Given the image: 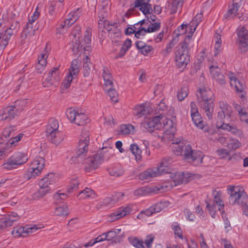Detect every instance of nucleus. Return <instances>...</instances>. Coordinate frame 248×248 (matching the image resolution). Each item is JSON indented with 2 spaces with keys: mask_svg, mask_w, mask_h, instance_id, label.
<instances>
[{
  "mask_svg": "<svg viewBox=\"0 0 248 248\" xmlns=\"http://www.w3.org/2000/svg\"><path fill=\"white\" fill-rule=\"evenodd\" d=\"M90 140L89 132L87 130H83L76 149V155L72 158V161L74 164L84 165V170L86 172L96 169L105 159L109 158V156L105 155L103 151L104 149L107 148L106 147H103L99 154L86 157Z\"/></svg>",
  "mask_w": 248,
  "mask_h": 248,
  "instance_id": "obj_1",
  "label": "nucleus"
},
{
  "mask_svg": "<svg viewBox=\"0 0 248 248\" xmlns=\"http://www.w3.org/2000/svg\"><path fill=\"white\" fill-rule=\"evenodd\" d=\"M142 124L150 133L153 132L155 130L164 128L165 132H169V134L173 135L176 130L175 124L173 122V120L168 119L162 113L148 119Z\"/></svg>",
  "mask_w": 248,
  "mask_h": 248,
  "instance_id": "obj_2",
  "label": "nucleus"
},
{
  "mask_svg": "<svg viewBox=\"0 0 248 248\" xmlns=\"http://www.w3.org/2000/svg\"><path fill=\"white\" fill-rule=\"evenodd\" d=\"M172 162L171 158L170 157L165 158L162 159L159 167L153 169H148L141 172L139 175V178L141 180H148L170 172L169 165Z\"/></svg>",
  "mask_w": 248,
  "mask_h": 248,
  "instance_id": "obj_3",
  "label": "nucleus"
},
{
  "mask_svg": "<svg viewBox=\"0 0 248 248\" xmlns=\"http://www.w3.org/2000/svg\"><path fill=\"white\" fill-rule=\"evenodd\" d=\"M191 39L190 35L186 37L183 42L180 43L176 47L175 61L178 67H185L190 61L188 45Z\"/></svg>",
  "mask_w": 248,
  "mask_h": 248,
  "instance_id": "obj_4",
  "label": "nucleus"
},
{
  "mask_svg": "<svg viewBox=\"0 0 248 248\" xmlns=\"http://www.w3.org/2000/svg\"><path fill=\"white\" fill-rule=\"evenodd\" d=\"M56 179V177L53 173H49L41 179L38 183L40 189L34 194V198H41L46 193L54 190Z\"/></svg>",
  "mask_w": 248,
  "mask_h": 248,
  "instance_id": "obj_5",
  "label": "nucleus"
},
{
  "mask_svg": "<svg viewBox=\"0 0 248 248\" xmlns=\"http://www.w3.org/2000/svg\"><path fill=\"white\" fill-rule=\"evenodd\" d=\"M59 126L58 121L51 118L48 121L46 130L47 139L56 145L59 144L64 138V135L58 130Z\"/></svg>",
  "mask_w": 248,
  "mask_h": 248,
  "instance_id": "obj_6",
  "label": "nucleus"
},
{
  "mask_svg": "<svg viewBox=\"0 0 248 248\" xmlns=\"http://www.w3.org/2000/svg\"><path fill=\"white\" fill-rule=\"evenodd\" d=\"M229 194L230 195L229 199V203L231 205L237 204L243 206L247 203L248 201V195L246 192L239 186H229L228 187Z\"/></svg>",
  "mask_w": 248,
  "mask_h": 248,
  "instance_id": "obj_7",
  "label": "nucleus"
},
{
  "mask_svg": "<svg viewBox=\"0 0 248 248\" xmlns=\"http://www.w3.org/2000/svg\"><path fill=\"white\" fill-rule=\"evenodd\" d=\"M91 32L90 29H87L85 32L83 38L81 40L79 37L76 38V35H74L75 41L73 43L72 48L73 53L75 55L78 52L84 50V51H89L91 50L90 45L91 44Z\"/></svg>",
  "mask_w": 248,
  "mask_h": 248,
  "instance_id": "obj_8",
  "label": "nucleus"
},
{
  "mask_svg": "<svg viewBox=\"0 0 248 248\" xmlns=\"http://www.w3.org/2000/svg\"><path fill=\"white\" fill-rule=\"evenodd\" d=\"M19 27L17 21L13 23L10 27H6L0 23V46L4 48L8 45L11 36L16 33Z\"/></svg>",
  "mask_w": 248,
  "mask_h": 248,
  "instance_id": "obj_9",
  "label": "nucleus"
},
{
  "mask_svg": "<svg viewBox=\"0 0 248 248\" xmlns=\"http://www.w3.org/2000/svg\"><path fill=\"white\" fill-rule=\"evenodd\" d=\"M45 165V160L43 157L36 156L31 164V166L24 173V179L29 180L32 177L39 175Z\"/></svg>",
  "mask_w": 248,
  "mask_h": 248,
  "instance_id": "obj_10",
  "label": "nucleus"
},
{
  "mask_svg": "<svg viewBox=\"0 0 248 248\" xmlns=\"http://www.w3.org/2000/svg\"><path fill=\"white\" fill-rule=\"evenodd\" d=\"M15 127L14 126L6 128L2 132V136L0 140L2 141H0V143L5 142L7 145H13L15 142L20 140L23 137V134H19L16 136H15Z\"/></svg>",
  "mask_w": 248,
  "mask_h": 248,
  "instance_id": "obj_11",
  "label": "nucleus"
},
{
  "mask_svg": "<svg viewBox=\"0 0 248 248\" xmlns=\"http://www.w3.org/2000/svg\"><path fill=\"white\" fill-rule=\"evenodd\" d=\"M238 49L241 53L246 52L248 49V31L244 27L237 32Z\"/></svg>",
  "mask_w": 248,
  "mask_h": 248,
  "instance_id": "obj_12",
  "label": "nucleus"
},
{
  "mask_svg": "<svg viewBox=\"0 0 248 248\" xmlns=\"http://www.w3.org/2000/svg\"><path fill=\"white\" fill-rule=\"evenodd\" d=\"M60 80L59 69L58 68H53L52 70L48 72L45 81L43 82V85L44 87H57L59 85Z\"/></svg>",
  "mask_w": 248,
  "mask_h": 248,
  "instance_id": "obj_13",
  "label": "nucleus"
},
{
  "mask_svg": "<svg viewBox=\"0 0 248 248\" xmlns=\"http://www.w3.org/2000/svg\"><path fill=\"white\" fill-rule=\"evenodd\" d=\"M219 110L217 113V118L220 120L230 119L232 114V107L226 102L221 101L218 102Z\"/></svg>",
  "mask_w": 248,
  "mask_h": 248,
  "instance_id": "obj_14",
  "label": "nucleus"
},
{
  "mask_svg": "<svg viewBox=\"0 0 248 248\" xmlns=\"http://www.w3.org/2000/svg\"><path fill=\"white\" fill-rule=\"evenodd\" d=\"M21 110V108L17 107L16 105L8 106L3 110L1 114V120L10 121L19 115Z\"/></svg>",
  "mask_w": 248,
  "mask_h": 248,
  "instance_id": "obj_15",
  "label": "nucleus"
},
{
  "mask_svg": "<svg viewBox=\"0 0 248 248\" xmlns=\"http://www.w3.org/2000/svg\"><path fill=\"white\" fill-rule=\"evenodd\" d=\"M151 0H136L134 2V6L133 10L135 8H139L145 16L153 14V9L150 2Z\"/></svg>",
  "mask_w": 248,
  "mask_h": 248,
  "instance_id": "obj_16",
  "label": "nucleus"
},
{
  "mask_svg": "<svg viewBox=\"0 0 248 248\" xmlns=\"http://www.w3.org/2000/svg\"><path fill=\"white\" fill-rule=\"evenodd\" d=\"M19 219V216L17 214L12 212L7 216L0 219V228L3 230L7 227H11L14 222L17 221Z\"/></svg>",
  "mask_w": 248,
  "mask_h": 248,
  "instance_id": "obj_17",
  "label": "nucleus"
},
{
  "mask_svg": "<svg viewBox=\"0 0 248 248\" xmlns=\"http://www.w3.org/2000/svg\"><path fill=\"white\" fill-rule=\"evenodd\" d=\"M198 102L200 107L204 110L206 115L209 119H211L214 111V100L209 99L208 101L202 100Z\"/></svg>",
  "mask_w": 248,
  "mask_h": 248,
  "instance_id": "obj_18",
  "label": "nucleus"
},
{
  "mask_svg": "<svg viewBox=\"0 0 248 248\" xmlns=\"http://www.w3.org/2000/svg\"><path fill=\"white\" fill-rule=\"evenodd\" d=\"M38 230L36 225L31 228L25 229V227H14L11 233L16 237L23 236L26 237L29 233H31Z\"/></svg>",
  "mask_w": 248,
  "mask_h": 248,
  "instance_id": "obj_19",
  "label": "nucleus"
},
{
  "mask_svg": "<svg viewBox=\"0 0 248 248\" xmlns=\"http://www.w3.org/2000/svg\"><path fill=\"white\" fill-rule=\"evenodd\" d=\"M210 73L213 77L219 84L224 85L226 83L224 76L221 73L220 69L217 66L212 65L209 67Z\"/></svg>",
  "mask_w": 248,
  "mask_h": 248,
  "instance_id": "obj_20",
  "label": "nucleus"
},
{
  "mask_svg": "<svg viewBox=\"0 0 248 248\" xmlns=\"http://www.w3.org/2000/svg\"><path fill=\"white\" fill-rule=\"evenodd\" d=\"M198 101L214 100L213 93L210 89H200L196 93Z\"/></svg>",
  "mask_w": 248,
  "mask_h": 248,
  "instance_id": "obj_21",
  "label": "nucleus"
},
{
  "mask_svg": "<svg viewBox=\"0 0 248 248\" xmlns=\"http://www.w3.org/2000/svg\"><path fill=\"white\" fill-rule=\"evenodd\" d=\"M131 210V208L128 206L120 208L117 211L110 215L109 221H114L128 214Z\"/></svg>",
  "mask_w": 248,
  "mask_h": 248,
  "instance_id": "obj_22",
  "label": "nucleus"
},
{
  "mask_svg": "<svg viewBox=\"0 0 248 248\" xmlns=\"http://www.w3.org/2000/svg\"><path fill=\"white\" fill-rule=\"evenodd\" d=\"M137 48L144 55H147L149 53L153 50V47L150 45H147L145 42L142 40L137 41L136 43Z\"/></svg>",
  "mask_w": 248,
  "mask_h": 248,
  "instance_id": "obj_23",
  "label": "nucleus"
},
{
  "mask_svg": "<svg viewBox=\"0 0 248 248\" xmlns=\"http://www.w3.org/2000/svg\"><path fill=\"white\" fill-rule=\"evenodd\" d=\"M10 158L16 166L21 165L25 163L28 160L27 155L20 152L15 153Z\"/></svg>",
  "mask_w": 248,
  "mask_h": 248,
  "instance_id": "obj_24",
  "label": "nucleus"
},
{
  "mask_svg": "<svg viewBox=\"0 0 248 248\" xmlns=\"http://www.w3.org/2000/svg\"><path fill=\"white\" fill-rule=\"evenodd\" d=\"M150 112L149 108L141 104L133 108V115L138 118H141L148 114Z\"/></svg>",
  "mask_w": 248,
  "mask_h": 248,
  "instance_id": "obj_25",
  "label": "nucleus"
},
{
  "mask_svg": "<svg viewBox=\"0 0 248 248\" xmlns=\"http://www.w3.org/2000/svg\"><path fill=\"white\" fill-rule=\"evenodd\" d=\"M229 78L231 86L232 87H234L237 92H242L244 89L243 82L236 79L232 73H231Z\"/></svg>",
  "mask_w": 248,
  "mask_h": 248,
  "instance_id": "obj_26",
  "label": "nucleus"
},
{
  "mask_svg": "<svg viewBox=\"0 0 248 248\" xmlns=\"http://www.w3.org/2000/svg\"><path fill=\"white\" fill-rule=\"evenodd\" d=\"M204 155L200 151H195L190 158L188 160V162H192L194 165H198L202 162L203 158Z\"/></svg>",
  "mask_w": 248,
  "mask_h": 248,
  "instance_id": "obj_27",
  "label": "nucleus"
},
{
  "mask_svg": "<svg viewBox=\"0 0 248 248\" xmlns=\"http://www.w3.org/2000/svg\"><path fill=\"white\" fill-rule=\"evenodd\" d=\"M170 172H167L166 174H170V177L171 179L174 184V185L176 186L178 185H180L183 183L184 181V174L181 172H172L171 169L170 168Z\"/></svg>",
  "mask_w": 248,
  "mask_h": 248,
  "instance_id": "obj_28",
  "label": "nucleus"
},
{
  "mask_svg": "<svg viewBox=\"0 0 248 248\" xmlns=\"http://www.w3.org/2000/svg\"><path fill=\"white\" fill-rule=\"evenodd\" d=\"M80 61L78 59H75L71 62V66L69 69V75L74 77L79 73V67L80 66Z\"/></svg>",
  "mask_w": 248,
  "mask_h": 248,
  "instance_id": "obj_29",
  "label": "nucleus"
},
{
  "mask_svg": "<svg viewBox=\"0 0 248 248\" xmlns=\"http://www.w3.org/2000/svg\"><path fill=\"white\" fill-rule=\"evenodd\" d=\"M214 197V203H216L218 206V210L223 213L224 211L223 208L224 206V203L221 199V194L219 192L214 191L213 192Z\"/></svg>",
  "mask_w": 248,
  "mask_h": 248,
  "instance_id": "obj_30",
  "label": "nucleus"
},
{
  "mask_svg": "<svg viewBox=\"0 0 248 248\" xmlns=\"http://www.w3.org/2000/svg\"><path fill=\"white\" fill-rule=\"evenodd\" d=\"M103 78L106 86L112 85L113 84V78L108 68L104 67L103 69Z\"/></svg>",
  "mask_w": 248,
  "mask_h": 248,
  "instance_id": "obj_31",
  "label": "nucleus"
},
{
  "mask_svg": "<svg viewBox=\"0 0 248 248\" xmlns=\"http://www.w3.org/2000/svg\"><path fill=\"white\" fill-rule=\"evenodd\" d=\"M132 42L130 39H127L124 42L123 45L119 53L115 57V59H118V58L123 57L126 52V51L129 49V48L131 46Z\"/></svg>",
  "mask_w": 248,
  "mask_h": 248,
  "instance_id": "obj_32",
  "label": "nucleus"
},
{
  "mask_svg": "<svg viewBox=\"0 0 248 248\" xmlns=\"http://www.w3.org/2000/svg\"><path fill=\"white\" fill-rule=\"evenodd\" d=\"M178 146L180 148L179 151H182V153H183L184 158L188 161L191 156H192V154H193L195 151L192 149L191 146L189 145L184 147L183 146L182 147H181L179 145H178Z\"/></svg>",
  "mask_w": 248,
  "mask_h": 248,
  "instance_id": "obj_33",
  "label": "nucleus"
},
{
  "mask_svg": "<svg viewBox=\"0 0 248 248\" xmlns=\"http://www.w3.org/2000/svg\"><path fill=\"white\" fill-rule=\"evenodd\" d=\"M202 17L203 16L202 13H198L195 16L193 19L191 21L190 26L192 33L191 35H190V36L192 37V33L195 31L197 26L199 25L200 22L202 21Z\"/></svg>",
  "mask_w": 248,
  "mask_h": 248,
  "instance_id": "obj_34",
  "label": "nucleus"
},
{
  "mask_svg": "<svg viewBox=\"0 0 248 248\" xmlns=\"http://www.w3.org/2000/svg\"><path fill=\"white\" fill-rule=\"evenodd\" d=\"M89 60V57L86 55V58L84 59L83 61V75L85 77H87L89 76L93 68L92 64L88 61Z\"/></svg>",
  "mask_w": 248,
  "mask_h": 248,
  "instance_id": "obj_35",
  "label": "nucleus"
},
{
  "mask_svg": "<svg viewBox=\"0 0 248 248\" xmlns=\"http://www.w3.org/2000/svg\"><path fill=\"white\" fill-rule=\"evenodd\" d=\"M88 121V117L83 113H78L77 114L76 118L74 123L78 125H83L86 124Z\"/></svg>",
  "mask_w": 248,
  "mask_h": 248,
  "instance_id": "obj_36",
  "label": "nucleus"
},
{
  "mask_svg": "<svg viewBox=\"0 0 248 248\" xmlns=\"http://www.w3.org/2000/svg\"><path fill=\"white\" fill-rule=\"evenodd\" d=\"M148 32L147 30L145 28H141L135 32V36L138 39L143 40L144 42H150L151 40L148 39V37L146 36V33Z\"/></svg>",
  "mask_w": 248,
  "mask_h": 248,
  "instance_id": "obj_37",
  "label": "nucleus"
},
{
  "mask_svg": "<svg viewBox=\"0 0 248 248\" xmlns=\"http://www.w3.org/2000/svg\"><path fill=\"white\" fill-rule=\"evenodd\" d=\"M191 117L195 125L201 129H204L203 122L200 113L191 115Z\"/></svg>",
  "mask_w": 248,
  "mask_h": 248,
  "instance_id": "obj_38",
  "label": "nucleus"
},
{
  "mask_svg": "<svg viewBox=\"0 0 248 248\" xmlns=\"http://www.w3.org/2000/svg\"><path fill=\"white\" fill-rule=\"evenodd\" d=\"M95 194L93 190L89 188H85L84 190L80 192L78 196L79 199H85L87 198H94Z\"/></svg>",
  "mask_w": 248,
  "mask_h": 248,
  "instance_id": "obj_39",
  "label": "nucleus"
},
{
  "mask_svg": "<svg viewBox=\"0 0 248 248\" xmlns=\"http://www.w3.org/2000/svg\"><path fill=\"white\" fill-rule=\"evenodd\" d=\"M130 150L135 155L137 161L141 160L142 151L137 144H132L130 145Z\"/></svg>",
  "mask_w": 248,
  "mask_h": 248,
  "instance_id": "obj_40",
  "label": "nucleus"
},
{
  "mask_svg": "<svg viewBox=\"0 0 248 248\" xmlns=\"http://www.w3.org/2000/svg\"><path fill=\"white\" fill-rule=\"evenodd\" d=\"M152 192L153 190L151 187L144 186L136 189L134 191V194L137 196H143L147 195Z\"/></svg>",
  "mask_w": 248,
  "mask_h": 248,
  "instance_id": "obj_41",
  "label": "nucleus"
},
{
  "mask_svg": "<svg viewBox=\"0 0 248 248\" xmlns=\"http://www.w3.org/2000/svg\"><path fill=\"white\" fill-rule=\"evenodd\" d=\"M238 2H234L232 5L229 6L228 13L224 15V18H228L231 16H235L238 10Z\"/></svg>",
  "mask_w": 248,
  "mask_h": 248,
  "instance_id": "obj_42",
  "label": "nucleus"
},
{
  "mask_svg": "<svg viewBox=\"0 0 248 248\" xmlns=\"http://www.w3.org/2000/svg\"><path fill=\"white\" fill-rule=\"evenodd\" d=\"M54 214L58 216H64L69 214L66 206H59L55 208Z\"/></svg>",
  "mask_w": 248,
  "mask_h": 248,
  "instance_id": "obj_43",
  "label": "nucleus"
},
{
  "mask_svg": "<svg viewBox=\"0 0 248 248\" xmlns=\"http://www.w3.org/2000/svg\"><path fill=\"white\" fill-rule=\"evenodd\" d=\"M121 232V229H114L109 231L106 233H103V235H105V238L108 237V241L112 240L117 235L120 234Z\"/></svg>",
  "mask_w": 248,
  "mask_h": 248,
  "instance_id": "obj_44",
  "label": "nucleus"
},
{
  "mask_svg": "<svg viewBox=\"0 0 248 248\" xmlns=\"http://www.w3.org/2000/svg\"><path fill=\"white\" fill-rule=\"evenodd\" d=\"M170 204V202L168 201L160 202L156 203L153 206V208L155 210V213L159 212L162 209L167 207Z\"/></svg>",
  "mask_w": 248,
  "mask_h": 248,
  "instance_id": "obj_45",
  "label": "nucleus"
},
{
  "mask_svg": "<svg viewBox=\"0 0 248 248\" xmlns=\"http://www.w3.org/2000/svg\"><path fill=\"white\" fill-rule=\"evenodd\" d=\"M110 175L119 177L123 175L124 171L121 167H114L108 170Z\"/></svg>",
  "mask_w": 248,
  "mask_h": 248,
  "instance_id": "obj_46",
  "label": "nucleus"
},
{
  "mask_svg": "<svg viewBox=\"0 0 248 248\" xmlns=\"http://www.w3.org/2000/svg\"><path fill=\"white\" fill-rule=\"evenodd\" d=\"M129 243L134 247L137 248H143V241L139 239L137 237H130L128 239Z\"/></svg>",
  "mask_w": 248,
  "mask_h": 248,
  "instance_id": "obj_47",
  "label": "nucleus"
},
{
  "mask_svg": "<svg viewBox=\"0 0 248 248\" xmlns=\"http://www.w3.org/2000/svg\"><path fill=\"white\" fill-rule=\"evenodd\" d=\"M188 88L186 86H183L177 93V98L179 101H183L188 95Z\"/></svg>",
  "mask_w": 248,
  "mask_h": 248,
  "instance_id": "obj_48",
  "label": "nucleus"
},
{
  "mask_svg": "<svg viewBox=\"0 0 248 248\" xmlns=\"http://www.w3.org/2000/svg\"><path fill=\"white\" fill-rule=\"evenodd\" d=\"M66 115L68 120L71 122L74 123L76 118L78 112L72 108H69L66 111Z\"/></svg>",
  "mask_w": 248,
  "mask_h": 248,
  "instance_id": "obj_49",
  "label": "nucleus"
},
{
  "mask_svg": "<svg viewBox=\"0 0 248 248\" xmlns=\"http://www.w3.org/2000/svg\"><path fill=\"white\" fill-rule=\"evenodd\" d=\"M118 202L117 198L113 196L112 197H106L104 199L102 205L107 206L108 205H112Z\"/></svg>",
  "mask_w": 248,
  "mask_h": 248,
  "instance_id": "obj_50",
  "label": "nucleus"
},
{
  "mask_svg": "<svg viewBox=\"0 0 248 248\" xmlns=\"http://www.w3.org/2000/svg\"><path fill=\"white\" fill-rule=\"evenodd\" d=\"M46 65V60L38 61V62L36 65V69L37 73H41L44 70Z\"/></svg>",
  "mask_w": 248,
  "mask_h": 248,
  "instance_id": "obj_51",
  "label": "nucleus"
},
{
  "mask_svg": "<svg viewBox=\"0 0 248 248\" xmlns=\"http://www.w3.org/2000/svg\"><path fill=\"white\" fill-rule=\"evenodd\" d=\"M167 108L168 106L166 105L164 100H162L156 106L155 110L156 112L159 113L160 115V113L163 114V113L161 112V111H164L167 110Z\"/></svg>",
  "mask_w": 248,
  "mask_h": 248,
  "instance_id": "obj_52",
  "label": "nucleus"
},
{
  "mask_svg": "<svg viewBox=\"0 0 248 248\" xmlns=\"http://www.w3.org/2000/svg\"><path fill=\"white\" fill-rule=\"evenodd\" d=\"M220 128L223 129L227 130L228 131L234 134L238 132V129L235 126L231 125L229 124H225L224 123H223L220 126Z\"/></svg>",
  "mask_w": 248,
  "mask_h": 248,
  "instance_id": "obj_53",
  "label": "nucleus"
},
{
  "mask_svg": "<svg viewBox=\"0 0 248 248\" xmlns=\"http://www.w3.org/2000/svg\"><path fill=\"white\" fill-rule=\"evenodd\" d=\"M79 184V183L78 179L72 180L69 185L68 186V190L70 192L73 190L77 189Z\"/></svg>",
  "mask_w": 248,
  "mask_h": 248,
  "instance_id": "obj_54",
  "label": "nucleus"
},
{
  "mask_svg": "<svg viewBox=\"0 0 248 248\" xmlns=\"http://www.w3.org/2000/svg\"><path fill=\"white\" fill-rule=\"evenodd\" d=\"M172 229L173 230L174 234L177 236V237L182 238V232L181 230L180 227L177 223H174L172 225Z\"/></svg>",
  "mask_w": 248,
  "mask_h": 248,
  "instance_id": "obj_55",
  "label": "nucleus"
},
{
  "mask_svg": "<svg viewBox=\"0 0 248 248\" xmlns=\"http://www.w3.org/2000/svg\"><path fill=\"white\" fill-rule=\"evenodd\" d=\"M108 94L110 98V99L112 101H113L115 102H117L118 101V99H117L118 94H117L116 91H115V90L112 89H108Z\"/></svg>",
  "mask_w": 248,
  "mask_h": 248,
  "instance_id": "obj_56",
  "label": "nucleus"
},
{
  "mask_svg": "<svg viewBox=\"0 0 248 248\" xmlns=\"http://www.w3.org/2000/svg\"><path fill=\"white\" fill-rule=\"evenodd\" d=\"M160 27V22H155L151 24V26H149L146 30L148 32L155 31L159 29Z\"/></svg>",
  "mask_w": 248,
  "mask_h": 248,
  "instance_id": "obj_57",
  "label": "nucleus"
},
{
  "mask_svg": "<svg viewBox=\"0 0 248 248\" xmlns=\"http://www.w3.org/2000/svg\"><path fill=\"white\" fill-rule=\"evenodd\" d=\"M155 237L153 235H147L145 239V244L148 248L152 247V243L154 240Z\"/></svg>",
  "mask_w": 248,
  "mask_h": 248,
  "instance_id": "obj_58",
  "label": "nucleus"
},
{
  "mask_svg": "<svg viewBox=\"0 0 248 248\" xmlns=\"http://www.w3.org/2000/svg\"><path fill=\"white\" fill-rule=\"evenodd\" d=\"M14 166H16L15 164L10 157L7 159V162L3 164V168L7 170H11L14 168Z\"/></svg>",
  "mask_w": 248,
  "mask_h": 248,
  "instance_id": "obj_59",
  "label": "nucleus"
},
{
  "mask_svg": "<svg viewBox=\"0 0 248 248\" xmlns=\"http://www.w3.org/2000/svg\"><path fill=\"white\" fill-rule=\"evenodd\" d=\"M223 218L224 228L226 232H228L232 229V227L230 221L226 216H222Z\"/></svg>",
  "mask_w": 248,
  "mask_h": 248,
  "instance_id": "obj_60",
  "label": "nucleus"
},
{
  "mask_svg": "<svg viewBox=\"0 0 248 248\" xmlns=\"http://www.w3.org/2000/svg\"><path fill=\"white\" fill-rule=\"evenodd\" d=\"M130 127H133L132 125H123L121 126V131L123 134L126 135L130 133Z\"/></svg>",
  "mask_w": 248,
  "mask_h": 248,
  "instance_id": "obj_61",
  "label": "nucleus"
},
{
  "mask_svg": "<svg viewBox=\"0 0 248 248\" xmlns=\"http://www.w3.org/2000/svg\"><path fill=\"white\" fill-rule=\"evenodd\" d=\"M184 213L187 219L190 221H193L195 218V216L189 209L187 208L185 209L184 210Z\"/></svg>",
  "mask_w": 248,
  "mask_h": 248,
  "instance_id": "obj_62",
  "label": "nucleus"
},
{
  "mask_svg": "<svg viewBox=\"0 0 248 248\" xmlns=\"http://www.w3.org/2000/svg\"><path fill=\"white\" fill-rule=\"evenodd\" d=\"M79 16L77 15L76 17H74V18L69 17L68 19L65 20L64 21V22L66 23L67 25V27H69L70 26H71L73 23H74L77 19L78 18Z\"/></svg>",
  "mask_w": 248,
  "mask_h": 248,
  "instance_id": "obj_63",
  "label": "nucleus"
},
{
  "mask_svg": "<svg viewBox=\"0 0 248 248\" xmlns=\"http://www.w3.org/2000/svg\"><path fill=\"white\" fill-rule=\"evenodd\" d=\"M73 78H74V77L71 76V75L70 76L68 75L66 78V79L63 82V86L65 88L67 89L70 86Z\"/></svg>",
  "mask_w": 248,
  "mask_h": 248,
  "instance_id": "obj_64",
  "label": "nucleus"
}]
</instances>
